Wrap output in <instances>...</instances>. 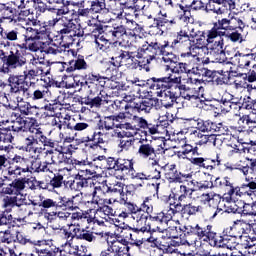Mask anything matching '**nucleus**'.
Wrapping results in <instances>:
<instances>
[{"mask_svg": "<svg viewBox=\"0 0 256 256\" xmlns=\"http://www.w3.org/2000/svg\"><path fill=\"white\" fill-rule=\"evenodd\" d=\"M173 219L171 214L164 213L163 211L151 212L145 215V212L141 214L136 231H141V233H149L150 237L146 239L147 243H153L157 245V236L155 233H163V225H169V221Z\"/></svg>", "mask_w": 256, "mask_h": 256, "instance_id": "nucleus-2", "label": "nucleus"}, {"mask_svg": "<svg viewBox=\"0 0 256 256\" xmlns=\"http://www.w3.org/2000/svg\"><path fill=\"white\" fill-rule=\"evenodd\" d=\"M114 203H120V205H124V208L118 210V217L127 219L129 215H134L137 217V221H139L141 215L144 213L143 209L137 206V204L131 202L127 196H122L119 201L114 199Z\"/></svg>", "mask_w": 256, "mask_h": 256, "instance_id": "nucleus-19", "label": "nucleus"}, {"mask_svg": "<svg viewBox=\"0 0 256 256\" xmlns=\"http://www.w3.org/2000/svg\"><path fill=\"white\" fill-rule=\"evenodd\" d=\"M85 85L91 87V85H95V87H105L107 85V80L109 81L108 77L102 76L101 74L92 71L88 72L83 76Z\"/></svg>", "mask_w": 256, "mask_h": 256, "instance_id": "nucleus-34", "label": "nucleus"}, {"mask_svg": "<svg viewBox=\"0 0 256 256\" xmlns=\"http://www.w3.org/2000/svg\"><path fill=\"white\" fill-rule=\"evenodd\" d=\"M181 184L178 188H174L169 198L173 199L174 202L170 203V211L172 215H177L179 211L177 209H181L183 207V203L187 201V199H191L193 197V193H195V188L191 187L193 184Z\"/></svg>", "mask_w": 256, "mask_h": 256, "instance_id": "nucleus-9", "label": "nucleus"}, {"mask_svg": "<svg viewBox=\"0 0 256 256\" xmlns=\"http://www.w3.org/2000/svg\"><path fill=\"white\" fill-rule=\"evenodd\" d=\"M249 223H247V221L243 220V219H239V220H235L233 222V225L230 227L225 228L221 235L223 237V239L225 240L226 245H234L235 246V242H231L234 241V239H237V237H239V234H237L235 231H237L238 229H240L242 235H247V228Z\"/></svg>", "mask_w": 256, "mask_h": 256, "instance_id": "nucleus-16", "label": "nucleus"}, {"mask_svg": "<svg viewBox=\"0 0 256 256\" xmlns=\"http://www.w3.org/2000/svg\"><path fill=\"white\" fill-rule=\"evenodd\" d=\"M165 77H167V74L149 78L146 81V87H148V89H151L152 91H157V96L162 97L161 105H163V107H165L166 109H170V107H173V105H175V101H177V96L175 95V92L171 91V88L161 89L155 85L156 80L163 79Z\"/></svg>", "mask_w": 256, "mask_h": 256, "instance_id": "nucleus-11", "label": "nucleus"}, {"mask_svg": "<svg viewBox=\"0 0 256 256\" xmlns=\"http://www.w3.org/2000/svg\"><path fill=\"white\" fill-rule=\"evenodd\" d=\"M22 79L24 81H33L36 79V77H39V75H47V72H45L43 69L38 68H31L28 70H24L23 74H20Z\"/></svg>", "mask_w": 256, "mask_h": 256, "instance_id": "nucleus-56", "label": "nucleus"}, {"mask_svg": "<svg viewBox=\"0 0 256 256\" xmlns=\"http://www.w3.org/2000/svg\"><path fill=\"white\" fill-rule=\"evenodd\" d=\"M76 165H95L97 169H107V157L105 155H101L98 157H94L92 161L84 160L83 162L78 161L75 162Z\"/></svg>", "mask_w": 256, "mask_h": 256, "instance_id": "nucleus-48", "label": "nucleus"}, {"mask_svg": "<svg viewBox=\"0 0 256 256\" xmlns=\"http://www.w3.org/2000/svg\"><path fill=\"white\" fill-rule=\"evenodd\" d=\"M166 46V51L168 53H173L179 47H183V45H191V34L185 29H180L176 33V38L170 42L169 40H163Z\"/></svg>", "mask_w": 256, "mask_h": 256, "instance_id": "nucleus-22", "label": "nucleus"}, {"mask_svg": "<svg viewBox=\"0 0 256 256\" xmlns=\"http://www.w3.org/2000/svg\"><path fill=\"white\" fill-rule=\"evenodd\" d=\"M90 11L91 13H105L107 11L105 0L90 1Z\"/></svg>", "mask_w": 256, "mask_h": 256, "instance_id": "nucleus-64", "label": "nucleus"}, {"mask_svg": "<svg viewBox=\"0 0 256 256\" xmlns=\"http://www.w3.org/2000/svg\"><path fill=\"white\" fill-rule=\"evenodd\" d=\"M0 37L2 39L0 45L4 47V50L0 49V61L7 65L6 71L13 67H25L27 57L23 51L19 50L23 43V36L19 33V29H2Z\"/></svg>", "mask_w": 256, "mask_h": 256, "instance_id": "nucleus-1", "label": "nucleus"}, {"mask_svg": "<svg viewBox=\"0 0 256 256\" xmlns=\"http://www.w3.org/2000/svg\"><path fill=\"white\" fill-rule=\"evenodd\" d=\"M243 29H245V26H242L240 28H236L233 31H226L224 32V37H227L232 41V43H237L238 41H243Z\"/></svg>", "mask_w": 256, "mask_h": 256, "instance_id": "nucleus-61", "label": "nucleus"}, {"mask_svg": "<svg viewBox=\"0 0 256 256\" xmlns=\"http://www.w3.org/2000/svg\"><path fill=\"white\" fill-rule=\"evenodd\" d=\"M133 233H141V230H137L136 228H131L129 226L123 227L120 231V237L122 239H129L131 241V245H135L136 247H141L143 245V241L137 240V238H133Z\"/></svg>", "mask_w": 256, "mask_h": 256, "instance_id": "nucleus-41", "label": "nucleus"}, {"mask_svg": "<svg viewBox=\"0 0 256 256\" xmlns=\"http://www.w3.org/2000/svg\"><path fill=\"white\" fill-rule=\"evenodd\" d=\"M49 165H51V163L47 161L41 162L39 159H34L29 166V173H53Z\"/></svg>", "mask_w": 256, "mask_h": 256, "instance_id": "nucleus-43", "label": "nucleus"}, {"mask_svg": "<svg viewBox=\"0 0 256 256\" xmlns=\"http://www.w3.org/2000/svg\"><path fill=\"white\" fill-rule=\"evenodd\" d=\"M113 56L110 60V65H113L112 71L117 73L119 67H126L130 71L140 69V62L137 59V54L123 47H114L112 49Z\"/></svg>", "mask_w": 256, "mask_h": 256, "instance_id": "nucleus-7", "label": "nucleus"}, {"mask_svg": "<svg viewBox=\"0 0 256 256\" xmlns=\"http://www.w3.org/2000/svg\"><path fill=\"white\" fill-rule=\"evenodd\" d=\"M56 209L60 211H77L79 204L75 202V196H58L56 197Z\"/></svg>", "mask_w": 256, "mask_h": 256, "instance_id": "nucleus-33", "label": "nucleus"}, {"mask_svg": "<svg viewBox=\"0 0 256 256\" xmlns=\"http://www.w3.org/2000/svg\"><path fill=\"white\" fill-rule=\"evenodd\" d=\"M180 209V213L182 215H188V217H194L197 213H203V206H195L193 203L182 204Z\"/></svg>", "mask_w": 256, "mask_h": 256, "instance_id": "nucleus-49", "label": "nucleus"}, {"mask_svg": "<svg viewBox=\"0 0 256 256\" xmlns=\"http://www.w3.org/2000/svg\"><path fill=\"white\" fill-rule=\"evenodd\" d=\"M208 43H213L217 37H224V32L218 20L214 22L213 27L206 31Z\"/></svg>", "mask_w": 256, "mask_h": 256, "instance_id": "nucleus-51", "label": "nucleus"}, {"mask_svg": "<svg viewBox=\"0 0 256 256\" xmlns=\"http://www.w3.org/2000/svg\"><path fill=\"white\" fill-rule=\"evenodd\" d=\"M234 57L236 58V61L238 63L239 69H247V67H255V57L256 55H253V53L249 54H243L240 52H237Z\"/></svg>", "mask_w": 256, "mask_h": 256, "instance_id": "nucleus-36", "label": "nucleus"}, {"mask_svg": "<svg viewBox=\"0 0 256 256\" xmlns=\"http://www.w3.org/2000/svg\"><path fill=\"white\" fill-rule=\"evenodd\" d=\"M92 127L93 125L87 122H77L75 125L68 123L65 134L60 132L59 137L64 141V143H73V141H75V137H77V133L71 134L70 131H77L78 133H84V135H87L91 131Z\"/></svg>", "mask_w": 256, "mask_h": 256, "instance_id": "nucleus-17", "label": "nucleus"}, {"mask_svg": "<svg viewBox=\"0 0 256 256\" xmlns=\"http://www.w3.org/2000/svg\"><path fill=\"white\" fill-rule=\"evenodd\" d=\"M101 131H103V129H99L98 125L92 126V128H90V132L82 137V141L84 143H91L90 149H97V147L105 143V140L103 139L105 134Z\"/></svg>", "mask_w": 256, "mask_h": 256, "instance_id": "nucleus-27", "label": "nucleus"}, {"mask_svg": "<svg viewBox=\"0 0 256 256\" xmlns=\"http://www.w3.org/2000/svg\"><path fill=\"white\" fill-rule=\"evenodd\" d=\"M154 21L156 22V25L158 27H165L166 25H177V21H175V18H171L167 13L159 12L158 16L154 18Z\"/></svg>", "mask_w": 256, "mask_h": 256, "instance_id": "nucleus-55", "label": "nucleus"}, {"mask_svg": "<svg viewBox=\"0 0 256 256\" xmlns=\"http://www.w3.org/2000/svg\"><path fill=\"white\" fill-rule=\"evenodd\" d=\"M218 23L223 32L235 31V29L245 27V23H243V20L234 16L218 19Z\"/></svg>", "mask_w": 256, "mask_h": 256, "instance_id": "nucleus-32", "label": "nucleus"}, {"mask_svg": "<svg viewBox=\"0 0 256 256\" xmlns=\"http://www.w3.org/2000/svg\"><path fill=\"white\" fill-rule=\"evenodd\" d=\"M190 37L193 39L196 38L195 47L196 49H203V47H207V45H210L211 42L208 40L207 32L205 31H198L195 32V29H192V33L190 34Z\"/></svg>", "mask_w": 256, "mask_h": 256, "instance_id": "nucleus-44", "label": "nucleus"}, {"mask_svg": "<svg viewBox=\"0 0 256 256\" xmlns=\"http://www.w3.org/2000/svg\"><path fill=\"white\" fill-rule=\"evenodd\" d=\"M102 35L110 43H122L123 45H131V41L127 40V28L122 24L105 25Z\"/></svg>", "mask_w": 256, "mask_h": 256, "instance_id": "nucleus-12", "label": "nucleus"}, {"mask_svg": "<svg viewBox=\"0 0 256 256\" xmlns=\"http://www.w3.org/2000/svg\"><path fill=\"white\" fill-rule=\"evenodd\" d=\"M166 179L169 180V183H187V185H193V187H195V179H193V174L182 173L177 169L176 164L168 165Z\"/></svg>", "mask_w": 256, "mask_h": 256, "instance_id": "nucleus-21", "label": "nucleus"}, {"mask_svg": "<svg viewBox=\"0 0 256 256\" xmlns=\"http://www.w3.org/2000/svg\"><path fill=\"white\" fill-rule=\"evenodd\" d=\"M201 155V152H199V147L197 146H193L191 144H184L182 146V150L178 151V156L179 157H183V159H185V157H195V156H199Z\"/></svg>", "mask_w": 256, "mask_h": 256, "instance_id": "nucleus-54", "label": "nucleus"}, {"mask_svg": "<svg viewBox=\"0 0 256 256\" xmlns=\"http://www.w3.org/2000/svg\"><path fill=\"white\" fill-rule=\"evenodd\" d=\"M191 226H193V224L174 227V229H171V231H170V238L181 240L182 237H195V234L187 233V227H191Z\"/></svg>", "mask_w": 256, "mask_h": 256, "instance_id": "nucleus-50", "label": "nucleus"}, {"mask_svg": "<svg viewBox=\"0 0 256 256\" xmlns=\"http://www.w3.org/2000/svg\"><path fill=\"white\" fill-rule=\"evenodd\" d=\"M7 173L9 177H21L23 173H29V159L15 154L13 158L9 156Z\"/></svg>", "mask_w": 256, "mask_h": 256, "instance_id": "nucleus-15", "label": "nucleus"}, {"mask_svg": "<svg viewBox=\"0 0 256 256\" xmlns=\"http://www.w3.org/2000/svg\"><path fill=\"white\" fill-rule=\"evenodd\" d=\"M39 38V30L37 27H28L24 28V32L22 33V41H37Z\"/></svg>", "mask_w": 256, "mask_h": 256, "instance_id": "nucleus-63", "label": "nucleus"}, {"mask_svg": "<svg viewBox=\"0 0 256 256\" xmlns=\"http://www.w3.org/2000/svg\"><path fill=\"white\" fill-rule=\"evenodd\" d=\"M27 85V81L23 79L21 75L11 74L8 79L7 83L3 82L0 87L2 89H8L4 92V99L7 100L8 103H13L17 101V97H20L21 93H23V97L29 88Z\"/></svg>", "mask_w": 256, "mask_h": 256, "instance_id": "nucleus-8", "label": "nucleus"}, {"mask_svg": "<svg viewBox=\"0 0 256 256\" xmlns=\"http://www.w3.org/2000/svg\"><path fill=\"white\" fill-rule=\"evenodd\" d=\"M68 55H72L74 57L68 63H63V69H65L66 73H73L74 71H85L89 69V64L85 61V56L79 54L77 56V52L74 49L67 50Z\"/></svg>", "mask_w": 256, "mask_h": 256, "instance_id": "nucleus-18", "label": "nucleus"}, {"mask_svg": "<svg viewBox=\"0 0 256 256\" xmlns=\"http://www.w3.org/2000/svg\"><path fill=\"white\" fill-rule=\"evenodd\" d=\"M87 25L90 27V32L92 33L93 37H97V35H103L105 26L101 24V22L97 21V19L92 18L91 20H88Z\"/></svg>", "mask_w": 256, "mask_h": 256, "instance_id": "nucleus-59", "label": "nucleus"}, {"mask_svg": "<svg viewBox=\"0 0 256 256\" xmlns=\"http://www.w3.org/2000/svg\"><path fill=\"white\" fill-rule=\"evenodd\" d=\"M39 127V122L36 118L25 119L23 117L12 120V125L10 126L11 131L14 133H25L26 131H31Z\"/></svg>", "mask_w": 256, "mask_h": 256, "instance_id": "nucleus-25", "label": "nucleus"}, {"mask_svg": "<svg viewBox=\"0 0 256 256\" xmlns=\"http://www.w3.org/2000/svg\"><path fill=\"white\" fill-rule=\"evenodd\" d=\"M43 45H45V43L41 42V39L22 40L18 50L22 51V53L23 51H31V53H37V51H41V49H43Z\"/></svg>", "mask_w": 256, "mask_h": 256, "instance_id": "nucleus-40", "label": "nucleus"}, {"mask_svg": "<svg viewBox=\"0 0 256 256\" xmlns=\"http://www.w3.org/2000/svg\"><path fill=\"white\" fill-rule=\"evenodd\" d=\"M92 177L93 172L91 170H80L73 180L66 182V187H69L71 191H83V189L94 185Z\"/></svg>", "mask_w": 256, "mask_h": 256, "instance_id": "nucleus-14", "label": "nucleus"}, {"mask_svg": "<svg viewBox=\"0 0 256 256\" xmlns=\"http://www.w3.org/2000/svg\"><path fill=\"white\" fill-rule=\"evenodd\" d=\"M224 47L225 40H223V38H220L219 40L215 41L210 47L211 53L218 56L216 57V61H218V63H225V61H227V56L225 55Z\"/></svg>", "mask_w": 256, "mask_h": 256, "instance_id": "nucleus-37", "label": "nucleus"}, {"mask_svg": "<svg viewBox=\"0 0 256 256\" xmlns=\"http://www.w3.org/2000/svg\"><path fill=\"white\" fill-rule=\"evenodd\" d=\"M165 142L157 144L155 140H149L147 138H140L138 141L137 154L141 159L150 161L151 165H159L161 159L165 157Z\"/></svg>", "mask_w": 256, "mask_h": 256, "instance_id": "nucleus-6", "label": "nucleus"}, {"mask_svg": "<svg viewBox=\"0 0 256 256\" xmlns=\"http://www.w3.org/2000/svg\"><path fill=\"white\" fill-rule=\"evenodd\" d=\"M107 249L102 250L100 256H123L126 253L125 246L117 241H107Z\"/></svg>", "mask_w": 256, "mask_h": 256, "instance_id": "nucleus-35", "label": "nucleus"}, {"mask_svg": "<svg viewBox=\"0 0 256 256\" xmlns=\"http://www.w3.org/2000/svg\"><path fill=\"white\" fill-rule=\"evenodd\" d=\"M233 9H235L234 0H208L206 4V11H212L216 15H223Z\"/></svg>", "mask_w": 256, "mask_h": 256, "instance_id": "nucleus-23", "label": "nucleus"}, {"mask_svg": "<svg viewBox=\"0 0 256 256\" xmlns=\"http://www.w3.org/2000/svg\"><path fill=\"white\" fill-rule=\"evenodd\" d=\"M234 195L236 197H256V182L246 178V183L242 184L241 187H235Z\"/></svg>", "mask_w": 256, "mask_h": 256, "instance_id": "nucleus-31", "label": "nucleus"}, {"mask_svg": "<svg viewBox=\"0 0 256 256\" xmlns=\"http://www.w3.org/2000/svg\"><path fill=\"white\" fill-rule=\"evenodd\" d=\"M15 179L12 180L10 183L5 182L6 179L9 177L4 176V182L2 185L1 193L3 195H21L23 191H25V187L27 185V178L23 177H14Z\"/></svg>", "mask_w": 256, "mask_h": 256, "instance_id": "nucleus-20", "label": "nucleus"}, {"mask_svg": "<svg viewBox=\"0 0 256 256\" xmlns=\"http://www.w3.org/2000/svg\"><path fill=\"white\" fill-rule=\"evenodd\" d=\"M15 109H19L21 115H25L28 119H37L41 114L39 113V107L31 105L29 102H25L23 97L17 96L14 100Z\"/></svg>", "mask_w": 256, "mask_h": 256, "instance_id": "nucleus-24", "label": "nucleus"}, {"mask_svg": "<svg viewBox=\"0 0 256 256\" xmlns=\"http://www.w3.org/2000/svg\"><path fill=\"white\" fill-rule=\"evenodd\" d=\"M75 24L68 22V23H61L60 27L56 29L57 37L61 40L64 45H79L81 42V37L85 34V32L81 29L77 31L73 30Z\"/></svg>", "mask_w": 256, "mask_h": 256, "instance_id": "nucleus-10", "label": "nucleus"}, {"mask_svg": "<svg viewBox=\"0 0 256 256\" xmlns=\"http://www.w3.org/2000/svg\"><path fill=\"white\" fill-rule=\"evenodd\" d=\"M159 125L161 122L157 120L147 121L143 117H138L137 129H143L145 135H157L159 133Z\"/></svg>", "mask_w": 256, "mask_h": 256, "instance_id": "nucleus-30", "label": "nucleus"}, {"mask_svg": "<svg viewBox=\"0 0 256 256\" xmlns=\"http://www.w3.org/2000/svg\"><path fill=\"white\" fill-rule=\"evenodd\" d=\"M119 159V172L122 174V177H129L133 173V169H135V162L133 159L127 158H118Z\"/></svg>", "mask_w": 256, "mask_h": 256, "instance_id": "nucleus-42", "label": "nucleus"}, {"mask_svg": "<svg viewBox=\"0 0 256 256\" xmlns=\"http://www.w3.org/2000/svg\"><path fill=\"white\" fill-rule=\"evenodd\" d=\"M91 205H94V213H104V215H107L108 217L111 215L114 217V215L119 216V210L113 209V207L109 205H102L99 206V202L95 200H91Z\"/></svg>", "mask_w": 256, "mask_h": 256, "instance_id": "nucleus-47", "label": "nucleus"}, {"mask_svg": "<svg viewBox=\"0 0 256 256\" xmlns=\"http://www.w3.org/2000/svg\"><path fill=\"white\" fill-rule=\"evenodd\" d=\"M103 239H109V232H95L89 227L81 228L78 240L86 241V243H101Z\"/></svg>", "mask_w": 256, "mask_h": 256, "instance_id": "nucleus-26", "label": "nucleus"}, {"mask_svg": "<svg viewBox=\"0 0 256 256\" xmlns=\"http://www.w3.org/2000/svg\"><path fill=\"white\" fill-rule=\"evenodd\" d=\"M102 187H106V193H118L120 194V199L125 197V183L115 180L107 184V180L102 182Z\"/></svg>", "mask_w": 256, "mask_h": 256, "instance_id": "nucleus-39", "label": "nucleus"}, {"mask_svg": "<svg viewBox=\"0 0 256 256\" xmlns=\"http://www.w3.org/2000/svg\"><path fill=\"white\" fill-rule=\"evenodd\" d=\"M240 171L243 175H256V158L255 157H245L244 165L240 166Z\"/></svg>", "mask_w": 256, "mask_h": 256, "instance_id": "nucleus-45", "label": "nucleus"}, {"mask_svg": "<svg viewBox=\"0 0 256 256\" xmlns=\"http://www.w3.org/2000/svg\"><path fill=\"white\" fill-rule=\"evenodd\" d=\"M94 39V45L97 51H102V53H107V51H109L111 42L103 34L94 36Z\"/></svg>", "mask_w": 256, "mask_h": 256, "instance_id": "nucleus-52", "label": "nucleus"}, {"mask_svg": "<svg viewBox=\"0 0 256 256\" xmlns=\"http://www.w3.org/2000/svg\"><path fill=\"white\" fill-rule=\"evenodd\" d=\"M215 125L216 122H213L211 120H198L197 129H199V131H202V133H211V135H213L216 129Z\"/></svg>", "mask_w": 256, "mask_h": 256, "instance_id": "nucleus-58", "label": "nucleus"}, {"mask_svg": "<svg viewBox=\"0 0 256 256\" xmlns=\"http://www.w3.org/2000/svg\"><path fill=\"white\" fill-rule=\"evenodd\" d=\"M214 187L221 191H225V194L229 195V199L235 197V186L233 185V180H231V177L229 176L217 177L214 180Z\"/></svg>", "mask_w": 256, "mask_h": 256, "instance_id": "nucleus-29", "label": "nucleus"}, {"mask_svg": "<svg viewBox=\"0 0 256 256\" xmlns=\"http://www.w3.org/2000/svg\"><path fill=\"white\" fill-rule=\"evenodd\" d=\"M173 57L172 52L167 51L164 40L160 42H145L142 46L138 47L136 50V59L140 69L149 73L151 71V61H155L157 57Z\"/></svg>", "mask_w": 256, "mask_h": 256, "instance_id": "nucleus-3", "label": "nucleus"}, {"mask_svg": "<svg viewBox=\"0 0 256 256\" xmlns=\"http://www.w3.org/2000/svg\"><path fill=\"white\" fill-rule=\"evenodd\" d=\"M14 13L15 9H13V6H11L9 3L0 2V17H2V19L13 21V19H15Z\"/></svg>", "mask_w": 256, "mask_h": 256, "instance_id": "nucleus-57", "label": "nucleus"}, {"mask_svg": "<svg viewBox=\"0 0 256 256\" xmlns=\"http://www.w3.org/2000/svg\"><path fill=\"white\" fill-rule=\"evenodd\" d=\"M178 19L183 23H191V7L179 4Z\"/></svg>", "mask_w": 256, "mask_h": 256, "instance_id": "nucleus-60", "label": "nucleus"}, {"mask_svg": "<svg viewBox=\"0 0 256 256\" xmlns=\"http://www.w3.org/2000/svg\"><path fill=\"white\" fill-rule=\"evenodd\" d=\"M153 109V99H144L142 101H132V113L134 111H137L138 113H141L144 111V113H149Z\"/></svg>", "mask_w": 256, "mask_h": 256, "instance_id": "nucleus-46", "label": "nucleus"}, {"mask_svg": "<svg viewBox=\"0 0 256 256\" xmlns=\"http://www.w3.org/2000/svg\"><path fill=\"white\" fill-rule=\"evenodd\" d=\"M162 60L164 63H169L166 65V71H170L166 73V75H191V69L193 66V61L188 62H178L179 58L173 54V56L163 57Z\"/></svg>", "mask_w": 256, "mask_h": 256, "instance_id": "nucleus-13", "label": "nucleus"}, {"mask_svg": "<svg viewBox=\"0 0 256 256\" xmlns=\"http://www.w3.org/2000/svg\"><path fill=\"white\" fill-rule=\"evenodd\" d=\"M49 183L52 191H55V189H61L63 185H67L65 177L61 173L54 174L53 177L50 178Z\"/></svg>", "mask_w": 256, "mask_h": 256, "instance_id": "nucleus-62", "label": "nucleus"}, {"mask_svg": "<svg viewBox=\"0 0 256 256\" xmlns=\"http://www.w3.org/2000/svg\"><path fill=\"white\" fill-rule=\"evenodd\" d=\"M154 85L159 89H172V87H177L180 91L181 97L186 101H198L201 99V89L200 87H189L181 82V76L175 74H166V77L155 80Z\"/></svg>", "mask_w": 256, "mask_h": 256, "instance_id": "nucleus-5", "label": "nucleus"}, {"mask_svg": "<svg viewBox=\"0 0 256 256\" xmlns=\"http://www.w3.org/2000/svg\"><path fill=\"white\" fill-rule=\"evenodd\" d=\"M120 129H126V131L137 130V124L139 116L133 114V111H122L120 112Z\"/></svg>", "mask_w": 256, "mask_h": 256, "instance_id": "nucleus-28", "label": "nucleus"}, {"mask_svg": "<svg viewBox=\"0 0 256 256\" xmlns=\"http://www.w3.org/2000/svg\"><path fill=\"white\" fill-rule=\"evenodd\" d=\"M186 233L188 235H194L200 241H204L205 243H209L211 247H219L223 249H235V245L225 243L226 239L223 238L221 233H217L213 225H200V224H192V226L186 227Z\"/></svg>", "mask_w": 256, "mask_h": 256, "instance_id": "nucleus-4", "label": "nucleus"}, {"mask_svg": "<svg viewBox=\"0 0 256 256\" xmlns=\"http://www.w3.org/2000/svg\"><path fill=\"white\" fill-rule=\"evenodd\" d=\"M239 109H246L247 111H255L256 99L251 98V96L245 95L240 97V100L236 103Z\"/></svg>", "mask_w": 256, "mask_h": 256, "instance_id": "nucleus-53", "label": "nucleus"}, {"mask_svg": "<svg viewBox=\"0 0 256 256\" xmlns=\"http://www.w3.org/2000/svg\"><path fill=\"white\" fill-rule=\"evenodd\" d=\"M13 134H11V130H0V151H5V153H11V149H13Z\"/></svg>", "mask_w": 256, "mask_h": 256, "instance_id": "nucleus-38", "label": "nucleus"}]
</instances>
